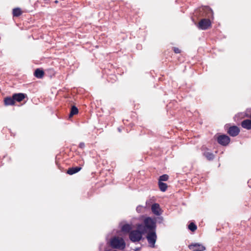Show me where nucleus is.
I'll use <instances>...</instances> for the list:
<instances>
[{"label":"nucleus","mask_w":251,"mask_h":251,"mask_svg":"<svg viewBox=\"0 0 251 251\" xmlns=\"http://www.w3.org/2000/svg\"><path fill=\"white\" fill-rule=\"evenodd\" d=\"M85 144L83 142L80 143L78 146L79 148L82 149H84L85 148Z\"/></svg>","instance_id":"obj_23"},{"label":"nucleus","mask_w":251,"mask_h":251,"mask_svg":"<svg viewBox=\"0 0 251 251\" xmlns=\"http://www.w3.org/2000/svg\"><path fill=\"white\" fill-rule=\"evenodd\" d=\"M188 248L191 251H203L205 250V248L204 246L198 243L189 245Z\"/></svg>","instance_id":"obj_9"},{"label":"nucleus","mask_w":251,"mask_h":251,"mask_svg":"<svg viewBox=\"0 0 251 251\" xmlns=\"http://www.w3.org/2000/svg\"><path fill=\"white\" fill-rule=\"evenodd\" d=\"M137 228L143 230L145 233L150 231L155 230L156 221L151 217H146L144 219L143 224L137 225Z\"/></svg>","instance_id":"obj_1"},{"label":"nucleus","mask_w":251,"mask_h":251,"mask_svg":"<svg viewBox=\"0 0 251 251\" xmlns=\"http://www.w3.org/2000/svg\"><path fill=\"white\" fill-rule=\"evenodd\" d=\"M211 22L208 19H202L198 23V27L202 30H206L211 26Z\"/></svg>","instance_id":"obj_6"},{"label":"nucleus","mask_w":251,"mask_h":251,"mask_svg":"<svg viewBox=\"0 0 251 251\" xmlns=\"http://www.w3.org/2000/svg\"><path fill=\"white\" fill-rule=\"evenodd\" d=\"M78 113V108L75 106H72L69 114V118L72 117L74 115Z\"/></svg>","instance_id":"obj_19"},{"label":"nucleus","mask_w":251,"mask_h":251,"mask_svg":"<svg viewBox=\"0 0 251 251\" xmlns=\"http://www.w3.org/2000/svg\"><path fill=\"white\" fill-rule=\"evenodd\" d=\"M110 246L116 249L123 250L126 247V243L124 240L118 236H115L110 240Z\"/></svg>","instance_id":"obj_2"},{"label":"nucleus","mask_w":251,"mask_h":251,"mask_svg":"<svg viewBox=\"0 0 251 251\" xmlns=\"http://www.w3.org/2000/svg\"><path fill=\"white\" fill-rule=\"evenodd\" d=\"M158 186L160 190L162 192L166 191L168 188V185L166 183L160 181H158Z\"/></svg>","instance_id":"obj_18"},{"label":"nucleus","mask_w":251,"mask_h":251,"mask_svg":"<svg viewBox=\"0 0 251 251\" xmlns=\"http://www.w3.org/2000/svg\"><path fill=\"white\" fill-rule=\"evenodd\" d=\"M173 50L176 53H179L181 52L180 50L178 48L176 47L173 48Z\"/></svg>","instance_id":"obj_22"},{"label":"nucleus","mask_w":251,"mask_h":251,"mask_svg":"<svg viewBox=\"0 0 251 251\" xmlns=\"http://www.w3.org/2000/svg\"><path fill=\"white\" fill-rule=\"evenodd\" d=\"M145 234L142 230L138 229L131 230L129 234V238L132 242H139L142 238L143 234Z\"/></svg>","instance_id":"obj_3"},{"label":"nucleus","mask_w":251,"mask_h":251,"mask_svg":"<svg viewBox=\"0 0 251 251\" xmlns=\"http://www.w3.org/2000/svg\"><path fill=\"white\" fill-rule=\"evenodd\" d=\"M45 73L44 72L40 69H37L35 70L34 75L38 78H42L44 76Z\"/></svg>","instance_id":"obj_15"},{"label":"nucleus","mask_w":251,"mask_h":251,"mask_svg":"<svg viewBox=\"0 0 251 251\" xmlns=\"http://www.w3.org/2000/svg\"><path fill=\"white\" fill-rule=\"evenodd\" d=\"M240 131V130L238 126H233L228 128L227 133L232 137H235L239 134Z\"/></svg>","instance_id":"obj_7"},{"label":"nucleus","mask_w":251,"mask_h":251,"mask_svg":"<svg viewBox=\"0 0 251 251\" xmlns=\"http://www.w3.org/2000/svg\"><path fill=\"white\" fill-rule=\"evenodd\" d=\"M4 104L5 106L13 105L15 102L13 99V97H7L4 99Z\"/></svg>","instance_id":"obj_13"},{"label":"nucleus","mask_w":251,"mask_h":251,"mask_svg":"<svg viewBox=\"0 0 251 251\" xmlns=\"http://www.w3.org/2000/svg\"><path fill=\"white\" fill-rule=\"evenodd\" d=\"M81 167H72L68 169L67 173L70 175H73L81 170Z\"/></svg>","instance_id":"obj_14"},{"label":"nucleus","mask_w":251,"mask_h":251,"mask_svg":"<svg viewBox=\"0 0 251 251\" xmlns=\"http://www.w3.org/2000/svg\"><path fill=\"white\" fill-rule=\"evenodd\" d=\"M146 238L148 240L149 246L151 248H154L155 244L157 240V235L155 230L147 232Z\"/></svg>","instance_id":"obj_4"},{"label":"nucleus","mask_w":251,"mask_h":251,"mask_svg":"<svg viewBox=\"0 0 251 251\" xmlns=\"http://www.w3.org/2000/svg\"><path fill=\"white\" fill-rule=\"evenodd\" d=\"M188 228L191 231L194 232L197 230V226L195 223L192 222L188 225Z\"/></svg>","instance_id":"obj_20"},{"label":"nucleus","mask_w":251,"mask_h":251,"mask_svg":"<svg viewBox=\"0 0 251 251\" xmlns=\"http://www.w3.org/2000/svg\"><path fill=\"white\" fill-rule=\"evenodd\" d=\"M22 11L20 8H15L13 9L12 14L13 17H19L22 14Z\"/></svg>","instance_id":"obj_16"},{"label":"nucleus","mask_w":251,"mask_h":251,"mask_svg":"<svg viewBox=\"0 0 251 251\" xmlns=\"http://www.w3.org/2000/svg\"><path fill=\"white\" fill-rule=\"evenodd\" d=\"M216 139L217 142L223 146H226L230 141V138L225 134L219 135Z\"/></svg>","instance_id":"obj_5"},{"label":"nucleus","mask_w":251,"mask_h":251,"mask_svg":"<svg viewBox=\"0 0 251 251\" xmlns=\"http://www.w3.org/2000/svg\"><path fill=\"white\" fill-rule=\"evenodd\" d=\"M202 154L205 156L208 160H212L214 158V155L213 153L209 151V149L204 146L201 148Z\"/></svg>","instance_id":"obj_8"},{"label":"nucleus","mask_w":251,"mask_h":251,"mask_svg":"<svg viewBox=\"0 0 251 251\" xmlns=\"http://www.w3.org/2000/svg\"><path fill=\"white\" fill-rule=\"evenodd\" d=\"M169 179V176L166 174L163 175L159 176L158 181L162 182L167 181Z\"/></svg>","instance_id":"obj_21"},{"label":"nucleus","mask_w":251,"mask_h":251,"mask_svg":"<svg viewBox=\"0 0 251 251\" xmlns=\"http://www.w3.org/2000/svg\"><path fill=\"white\" fill-rule=\"evenodd\" d=\"M151 209L152 213L155 215L159 216L161 214V210L159 204L156 203L153 204Z\"/></svg>","instance_id":"obj_10"},{"label":"nucleus","mask_w":251,"mask_h":251,"mask_svg":"<svg viewBox=\"0 0 251 251\" xmlns=\"http://www.w3.org/2000/svg\"><path fill=\"white\" fill-rule=\"evenodd\" d=\"M25 96L26 95L24 93H17L13 95V99L14 100L15 102L22 101L25 98Z\"/></svg>","instance_id":"obj_11"},{"label":"nucleus","mask_w":251,"mask_h":251,"mask_svg":"<svg viewBox=\"0 0 251 251\" xmlns=\"http://www.w3.org/2000/svg\"><path fill=\"white\" fill-rule=\"evenodd\" d=\"M131 226L129 224H125L122 227V231L125 233H129L131 231Z\"/></svg>","instance_id":"obj_17"},{"label":"nucleus","mask_w":251,"mask_h":251,"mask_svg":"<svg viewBox=\"0 0 251 251\" xmlns=\"http://www.w3.org/2000/svg\"><path fill=\"white\" fill-rule=\"evenodd\" d=\"M241 125L244 128L248 130L251 129V120L246 119L243 120L241 122Z\"/></svg>","instance_id":"obj_12"}]
</instances>
